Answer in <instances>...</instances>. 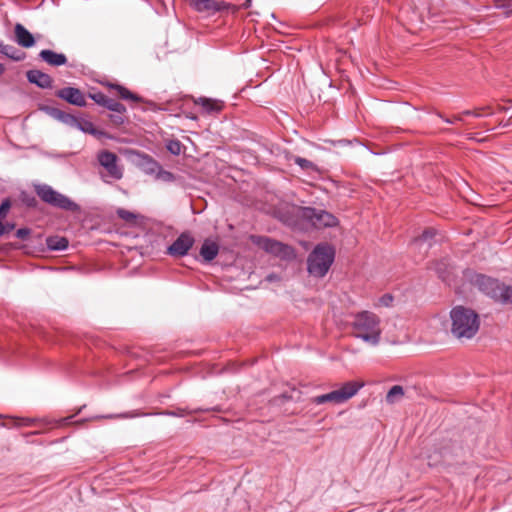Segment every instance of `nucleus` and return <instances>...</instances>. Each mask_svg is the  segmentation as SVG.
Wrapping results in <instances>:
<instances>
[{
    "label": "nucleus",
    "mask_w": 512,
    "mask_h": 512,
    "mask_svg": "<svg viewBox=\"0 0 512 512\" xmlns=\"http://www.w3.org/2000/svg\"><path fill=\"white\" fill-rule=\"evenodd\" d=\"M451 332L457 339H471L479 330L478 315L471 309L457 306L450 313Z\"/></svg>",
    "instance_id": "nucleus-1"
},
{
    "label": "nucleus",
    "mask_w": 512,
    "mask_h": 512,
    "mask_svg": "<svg viewBox=\"0 0 512 512\" xmlns=\"http://www.w3.org/2000/svg\"><path fill=\"white\" fill-rule=\"evenodd\" d=\"M355 336L363 341L377 345L380 341L381 327L377 315L369 311H362L355 315L353 321Z\"/></svg>",
    "instance_id": "nucleus-2"
},
{
    "label": "nucleus",
    "mask_w": 512,
    "mask_h": 512,
    "mask_svg": "<svg viewBox=\"0 0 512 512\" xmlns=\"http://www.w3.org/2000/svg\"><path fill=\"white\" fill-rule=\"evenodd\" d=\"M471 283L492 299L502 304H512V286H506L483 274H475Z\"/></svg>",
    "instance_id": "nucleus-3"
},
{
    "label": "nucleus",
    "mask_w": 512,
    "mask_h": 512,
    "mask_svg": "<svg viewBox=\"0 0 512 512\" xmlns=\"http://www.w3.org/2000/svg\"><path fill=\"white\" fill-rule=\"evenodd\" d=\"M334 256V249L328 244L317 245L308 257V272L313 276L323 277L332 265Z\"/></svg>",
    "instance_id": "nucleus-4"
},
{
    "label": "nucleus",
    "mask_w": 512,
    "mask_h": 512,
    "mask_svg": "<svg viewBox=\"0 0 512 512\" xmlns=\"http://www.w3.org/2000/svg\"><path fill=\"white\" fill-rule=\"evenodd\" d=\"M34 190L37 194V196L45 203L65 210V211H71L76 212L80 210V207L77 203L72 201L69 197H67L64 194H61L60 192L54 190L50 185L48 184H35Z\"/></svg>",
    "instance_id": "nucleus-5"
},
{
    "label": "nucleus",
    "mask_w": 512,
    "mask_h": 512,
    "mask_svg": "<svg viewBox=\"0 0 512 512\" xmlns=\"http://www.w3.org/2000/svg\"><path fill=\"white\" fill-rule=\"evenodd\" d=\"M363 386V382L348 381L344 383L339 389L333 390L323 395L312 397L311 403L316 405H322L325 403L342 404L355 396Z\"/></svg>",
    "instance_id": "nucleus-6"
},
{
    "label": "nucleus",
    "mask_w": 512,
    "mask_h": 512,
    "mask_svg": "<svg viewBox=\"0 0 512 512\" xmlns=\"http://www.w3.org/2000/svg\"><path fill=\"white\" fill-rule=\"evenodd\" d=\"M73 416L61 418L59 420H51L48 418H30V417H15L4 416L0 414V427L11 429L19 427H44L51 425H66L69 424Z\"/></svg>",
    "instance_id": "nucleus-7"
},
{
    "label": "nucleus",
    "mask_w": 512,
    "mask_h": 512,
    "mask_svg": "<svg viewBox=\"0 0 512 512\" xmlns=\"http://www.w3.org/2000/svg\"><path fill=\"white\" fill-rule=\"evenodd\" d=\"M97 160L105 170V173H101V178L105 183H111L123 177V168L119 165L115 153L108 150L100 151Z\"/></svg>",
    "instance_id": "nucleus-8"
},
{
    "label": "nucleus",
    "mask_w": 512,
    "mask_h": 512,
    "mask_svg": "<svg viewBox=\"0 0 512 512\" xmlns=\"http://www.w3.org/2000/svg\"><path fill=\"white\" fill-rule=\"evenodd\" d=\"M260 248L281 259L291 260L295 257L292 247L268 237H260L257 241Z\"/></svg>",
    "instance_id": "nucleus-9"
},
{
    "label": "nucleus",
    "mask_w": 512,
    "mask_h": 512,
    "mask_svg": "<svg viewBox=\"0 0 512 512\" xmlns=\"http://www.w3.org/2000/svg\"><path fill=\"white\" fill-rule=\"evenodd\" d=\"M304 216L317 228L333 227L337 224L336 217L324 210L305 208Z\"/></svg>",
    "instance_id": "nucleus-10"
},
{
    "label": "nucleus",
    "mask_w": 512,
    "mask_h": 512,
    "mask_svg": "<svg viewBox=\"0 0 512 512\" xmlns=\"http://www.w3.org/2000/svg\"><path fill=\"white\" fill-rule=\"evenodd\" d=\"M194 244L193 237L188 233H182L167 249V253L173 257L185 256Z\"/></svg>",
    "instance_id": "nucleus-11"
},
{
    "label": "nucleus",
    "mask_w": 512,
    "mask_h": 512,
    "mask_svg": "<svg viewBox=\"0 0 512 512\" xmlns=\"http://www.w3.org/2000/svg\"><path fill=\"white\" fill-rule=\"evenodd\" d=\"M482 436H480V429L479 426H476L475 429H464L460 435H458L457 439L453 440L452 445L454 446H478L482 445V442L480 439Z\"/></svg>",
    "instance_id": "nucleus-12"
},
{
    "label": "nucleus",
    "mask_w": 512,
    "mask_h": 512,
    "mask_svg": "<svg viewBox=\"0 0 512 512\" xmlns=\"http://www.w3.org/2000/svg\"><path fill=\"white\" fill-rule=\"evenodd\" d=\"M56 96L75 106L84 107L86 105L83 93L74 87L62 88L56 92Z\"/></svg>",
    "instance_id": "nucleus-13"
},
{
    "label": "nucleus",
    "mask_w": 512,
    "mask_h": 512,
    "mask_svg": "<svg viewBox=\"0 0 512 512\" xmlns=\"http://www.w3.org/2000/svg\"><path fill=\"white\" fill-rule=\"evenodd\" d=\"M90 97L99 105H102L109 109L110 111L123 114L126 111V108L120 102L106 96L101 92L90 94Z\"/></svg>",
    "instance_id": "nucleus-14"
},
{
    "label": "nucleus",
    "mask_w": 512,
    "mask_h": 512,
    "mask_svg": "<svg viewBox=\"0 0 512 512\" xmlns=\"http://www.w3.org/2000/svg\"><path fill=\"white\" fill-rule=\"evenodd\" d=\"M26 76L30 83L40 88L47 89L52 87L53 80L51 76L40 70H29Z\"/></svg>",
    "instance_id": "nucleus-15"
},
{
    "label": "nucleus",
    "mask_w": 512,
    "mask_h": 512,
    "mask_svg": "<svg viewBox=\"0 0 512 512\" xmlns=\"http://www.w3.org/2000/svg\"><path fill=\"white\" fill-rule=\"evenodd\" d=\"M14 32L16 42L20 46L30 48L35 44L34 36L22 24H16Z\"/></svg>",
    "instance_id": "nucleus-16"
},
{
    "label": "nucleus",
    "mask_w": 512,
    "mask_h": 512,
    "mask_svg": "<svg viewBox=\"0 0 512 512\" xmlns=\"http://www.w3.org/2000/svg\"><path fill=\"white\" fill-rule=\"evenodd\" d=\"M39 57L50 66L58 67L67 63V57L63 53H57L49 49L42 50Z\"/></svg>",
    "instance_id": "nucleus-17"
},
{
    "label": "nucleus",
    "mask_w": 512,
    "mask_h": 512,
    "mask_svg": "<svg viewBox=\"0 0 512 512\" xmlns=\"http://www.w3.org/2000/svg\"><path fill=\"white\" fill-rule=\"evenodd\" d=\"M190 4L198 12L214 13L221 9L220 3L214 0H190Z\"/></svg>",
    "instance_id": "nucleus-18"
},
{
    "label": "nucleus",
    "mask_w": 512,
    "mask_h": 512,
    "mask_svg": "<svg viewBox=\"0 0 512 512\" xmlns=\"http://www.w3.org/2000/svg\"><path fill=\"white\" fill-rule=\"evenodd\" d=\"M404 396V388L401 385H394L387 392L385 401L389 405L398 404L403 400Z\"/></svg>",
    "instance_id": "nucleus-19"
},
{
    "label": "nucleus",
    "mask_w": 512,
    "mask_h": 512,
    "mask_svg": "<svg viewBox=\"0 0 512 512\" xmlns=\"http://www.w3.org/2000/svg\"><path fill=\"white\" fill-rule=\"evenodd\" d=\"M218 245L215 242L205 241L200 249V255L207 262L212 261L218 255Z\"/></svg>",
    "instance_id": "nucleus-20"
},
{
    "label": "nucleus",
    "mask_w": 512,
    "mask_h": 512,
    "mask_svg": "<svg viewBox=\"0 0 512 512\" xmlns=\"http://www.w3.org/2000/svg\"><path fill=\"white\" fill-rule=\"evenodd\" d=\"M140 167L148 175H156L160 165L150 156L144 155L140 160Z\"/></svg>",
    "instance_id": "nucleus-21"
},
{
    "label": "nucleus",
    "mask_w": 512,
    "mask_h": 512,
    "mask_svg": "<svg viewBox=\"0 0 512 512\" xmlns=\"http://www.w3.org/2000/svg\"><path fill=\"white\" fill-rule=\"evenodd\" d=\"M47 247L52 251H63L68 247V240L60 236H52L46 240Z\"/></svg>",
    "instance_id": "nucleus-22"
},
{
    "label": "nucleus",
    "mask_w": 512,
    "mask_h": 512,
    "mask_svg": "<svg viewBox=\"0 0 512 512\" xmlns=\"http://www.w3.org/2000/svg\"><path fill=\"white\" fill-rule=\"evenodd\" d=\"M0 53L4 54L8 58L13 59L15 61H20L24 59V53L16 49L12 45L0 43Z\"/></svg>",
    "instance_id": "nucleus-23"
},
{
    "label": "nucleus",
    "mask_w": 512,
    "mask_h": 512,
    "mask_svg": "<svg viewBox=\"0 0 512 512\" xmlns=\"http://www.w3.org/2000/svg\"><path fill=\"white\" fill-rule=\"evenodd\" d=\"M200 103L203 106V108L207 112H217L221 110L222 104L219 101L208 99V98H200Z\"/></svg>",
    "instance_id": "nucleus-24"
},
{
    "label": "nucleus",
    "mask_w": 512,
    "mask_h": 512,
    "mask_svg": "<svg viewBox=\"0 0 512 512\" xmlns=\"http://www.w3.org/2000/svg\"><path fill=\"white\" fill-rule=\"evenodd\" d=\"M140 416L137 412H126V413H120V414H106V415H97L94 416L93 420L98 419H127V418H135Z\"/></svg>",
    "instance_id": "nucleus-25"
},
{
    "label": "nucleus",
    "mask_w": 512,
    "mask_h": 512,
    "mask_svg": "<svg viewBox=\"0 0 512 512\" xmlns=\"http://www.w3.org/2000/svg\"><path fill=\"white\" fill-rule=\"evenodd\" d=\"M115 89L118 91L119 96L122 99H124V100H131V101H134V102H138V101L141 100V98L138 95L132 93L131 91H129L125 87H122L120 85H116Z\"/></svg>",
    "instance_id": "nucleus-26"
},
{
    "label": "nucleus",
    "mask_w": 512,
    "mask_h": 512,
    "mask_svg": "<svg viewBox=\"0 0 512 512\" xmlns=\"http://www.w3.org/2000/svg\"><path fill=\"white\" fill-rule=\"evenodd\" d=\"M75 129L81 130V131H83L85 133H89V134L96 133L93 123L88 120L81 119V118H78V124L76 125Z\"/></svg>",
    "instance_id": "nucleus-27"
},
{
    "label": "nucleus",
    "mask_w": 512,
    "mask_h": 512,
    "mask_svg": "<svg viewBox=\"0 0 512 512\" xmlns=\"http://www.w3.org/2000/svg\"><path fill=\"white\" fill-rule=\"evenodd\" d=\"M496 8L503 10L506 17L512 15V0H493Z\"/></svg>",
    "instance_id": "nucleus-28"
},
{
    "label": "nucleus",
    "mask_w": 512,
    "mask_h": 512,
    "mask_svg": "<svg viewBox=\"0 0 512 512\" xmlns=\"http://www.w3.org/2000/svg\"><path fill=\"white\" fill-rule=\"evenodd\" d=\"M448 266H449V264H448L447 260H442V261L438 262L435 266L436 272L438 273L439 277L442 278L443 281L449 280V273L446 272Z\"/></svg>",
    "instance_id": "nucleus-29"
},
{
    "label": "nucleus",
    "mask_w": 512,
    "mask_h": 512,
    "mask_svg": "<svg viewBox=\"0 0 512 512\" xmlns=\"http://www.w3.org/2000/svg\"><path fill=\"white\" fill-rule=\"evenodd\" d=\"M59 122L65 124L71 128H75L76 125L78 124V118L75 117L74 115H71V114L63 111V113L59 119Z\"/></svg>",
    "instance_id": "nucleus-30"
},
{
    "label": "nucleus",
    "mask_w": 512,
    "mask_h": 512,
    "mask_svg": "<svg viewBox=\"0 0 512 512\" xmlns=\"http://www.w3.org/2000/svg\"><path fill=\"white\" fill-rule=\"evenodd\" d=\"M434 232L432 230H425L420 237L415 239L414 243L418 245L426 244V248L430 247L429 240L433 237Z\"/></svg>",
    "instance_id": "nucleus-31"
},
{
    "label": "nucleus",
    "mask_w": 512,
    "mask_h": 512,
    "mask_svg": "<svg viewBox=\"0 0 512 512\" xmlns=\"http://www.w3.org/2000/svg\"><path fill=\"white\" fill-rule=\"evenodd\" d=\"M155 178L163 182H172L175 179L174 175L171 172L162 169L161 166L159 167L155 175Z\"/></svg>",
    "instance_id": "nucleus-32"
},
{
    "label": "nucleus",
    "mask_w": 512,
    "mask_h": 512,
    "mask_svg": "<svg viewBox=\"0 0 512 512\" xmlns=\"http://www.w3.org/2000/svg\"><path fill=\"white\" fill-rule=\"evenodd\" d=\"M41 110L58 121L63 113L62 110H60L56 107H51V106H43V107H41Z\"/></svg>",
    "instance_id": "nucleus-33"
},
{
    "label": "nucleus",
    "mask_w": 512,
    "mask_h": 512,
    "mask_svg": "<svg viewBox=\"0 0 512 512\" xmlns=\"http://www.w3.org/2000/svg\"><path fill=\"white\" fill-rule=\"evenodd\" d=\"M168 150L174 154V155H178L180 154L181 152V145H180V142L178 141H171L168 145Z\"/></svg>",
    "instance_id": "nucleus-34"
},
{
    "label": "nucleus",
    "mask_w": 512,
    "mask_h": 512,
    "mask_svg": "<svg viewBox=\"0 0 512 512\" xmlns=\"http://www.w3.org/2000/svg\"><path fill=\"white\" fill-rule=\"evenodd\" d=\"M31 230L28 228H20L16 231V237L22 240L27 239V237L30 235Z\"/></svg>",
    "instance_id": "nucleus-35"
},
{
    "label": "nucleus",
    "mask_w": 512,
    "mask_h": 512,
    "mask_svg": "<svg viewBox=\"0 0 512 512\" xmlns=\"http://www.w3.org/2000/svg\"><path fill=\"white\" fill-rule=\"evenodd\" d=\"M11 204L10 201L7 199L3 201L0 205V218L5 217Z\"/></svg>",
    "instance_id": "nucleus-36"
},
{
    "label": "nucleus",
    "mask_w": 512,
    "mask_h": 512,
    "mask_svg": "<svg viewBox=\"0 0 512 512\" xmlns=\"http://www.w3.org/2000/svg\"><path fill=\"white\" fill-rule=\"evenodd\" d=\"M392 300H393V297H392L390 294H386V295L382 296V297L379 299V304H380L381 306H386V307H388V306L391 304Z\"/></svg>",
    "instance_id": "nucleus-37"
},
{
    "label": "nucleus",
    "mask_w": 512,
    "mask_h": 512,
    "mask_svg": "<svg viewBox=\"0 0 512 512\" xmlns=\"http://www.w3.org/2000/svg\"><path fill=\"white\" fill-rule=\"evenodd\" d=\"M295 163L302 168H309L310 166H312V163L309 160L300 157L296 158Z\"/></svg>",
    "instance_id": "nucleus-38"
},
{
    "label": "nucleus",
    "mask_w": 512,
    "mask_h": 512,
    "mask_svg": "<svg viewBox=\"0 0 512 512\" xmlns=\"http://www.w3.org/2000/svg\"><path fill=\"white\" fill-rule=\"evenodd\" d=\"M119 216L125 220H130V219L134 218V215L131 212L126 211V210H119Z\"/></svg>",
    "instance_id": "nucleus-39"
},
{
    "label": "nucleus",
    "mask_w": 512,
    "mask_h": 512,
    "mask_svg": "<svg viewBox=\"0 0 512 512\" xmlns=\"http://www.w3.org/2000/svg\"><path fill=\"white\" fill-rule=\"evenodd\" d=\"M265 279L267 282H270V283L278 282L281 280L280 276L276 273H271V274L267 275Z\"/></svg>",
    "instance_id": "nucleus-40"
},
{
    "label": "nucleus",
    "mask_w": 512,
    "mask_h": 512,
    "mask_svg": "<svg viewBox=\"0 0 512 512\" xmlns=\"http://www.w3.org/2000/svg\"><path fill=\"white\" fill-rule=\"evenodd\" d=\"M252 4V0H245L244 3L242 4V7L243 8H249Z\"/></svg>",
    "instance_id": "nucleus-41"
},
{
    "label": "nucleus",
    "mask_w": 512,
    "mask_h": 512,
    "mask_svg": "<svg viewBox=\"0 0 512 512\" xmlns=\"http://www.w3.org/2000/svg\"><path fill=\"white\" fill-rule=\"evenodd\" d=\"M6 233V227L0 222V237Z\"/></svg>",
    "instance_id": "nucleus-42"
},
{
    "label": "nucleus",
    "mask_w": 512,
    "mask_h": 512,
    "mask_svg": "<svg viewBox=\"0 0 512 512\" xmlns=\"http://www.w3.org/2000/svg\"><path fill=\"white\" fill-rule=\"evenodd\" d=\"M6 227V232L10 231L11 229L14 228L13 225H8V226H5Z\"/></svg>",
    "instance_id": "nucleus-43"
},
{
    "label": "nucleus",
    "mask_w": 512,
    "mask_h": 512,
    "mask_svg": "<svg viewBox=\"0 0 512 512\" xmlns=\"http://www.w3.org/2000/svg\"><path fill=\"white\" fill-rule=\"evenodd\" d=\"M4 72V66L0 64V75Z\"/></svg>",
    "instance_id": "nucleus-44"
},
{
    "label": "nucleus",
    "mask_w": 512,
    "mask_h": 512,
    "mask_svg": "<svg viewBox=\"0 0 512 512\" xmlns=\"http://www.w3.org/2000/svg\"><path fill=\"white\" fill-rule=\"evenodd\" d=\"M166 414H168V415H175L174 412H167Z\"/></svg>",
    "instance_id": "nucleus-45"
}]
</instances>
